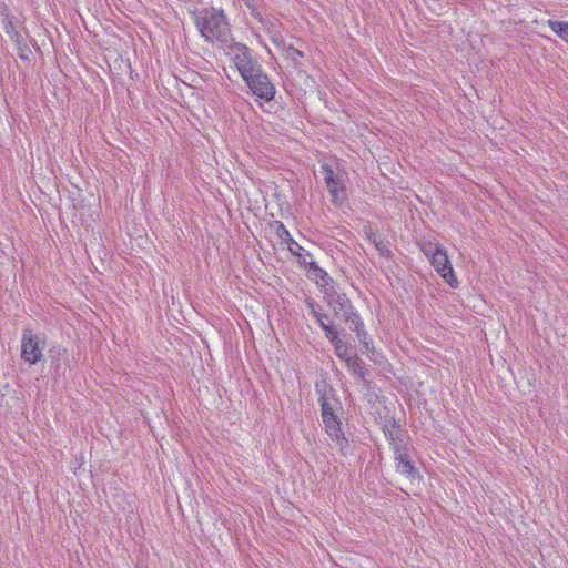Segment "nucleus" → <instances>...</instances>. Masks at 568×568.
Masks as SVG:
<instances>
[{"instance_id": "nucleus-1", "label": "nucleus", "mask_w": 568, "mask_h": 568, "mask_svg": "<svg viewBox=\"0 0 568 568\" xmlns=\"http://www.w3.org/2000/svg\"><path fill=\"white\" fill-rule=\"evenodd\" d=\"M195 21L206 41L227 43L230 40L231 29L223 10L205 8L197 13Z\"/></svg>"}, {"instance_id": "nucleus-2", "label": "nucleus", "mask_w": 568, "mask_h": 568, "mask_svg": "<svg viewBox=\"0 0 568 568\" xmlns=\"http://www.w3.org/2000/svg\"><path fill=\"white\" fill-rule=\"evenodd\" d=\"M423 253L430 261L435 271L452 286L457 287L458 281L448 258L447 251L439 244L430 242L422 246Z\"/></svg>"}, {"instance_id": "nucleus-3", "label": "nucleus", "mask_w": 568, "mask_h": 568, "mask_svg": "<svg viewBox=\"0 0 568 568\" xmlns=\"http://www.w3.org/2000/svg\"><path fill=\"white\" fill-rule=\"evenodd\" d=\"M321 174L332 196V202L342 205L347 200V173L344 170L334 169L332 165L324 163L321 166Z\"/></svg>"}, {"instance_id": "nucleus-4", "label": "nucleus", "mask_w": 568, "mask_h": 568, "mask_svg": "<svg viewBox=\"0 0 568 568\" xmlns=\"http://www.w3.org/2000/svg\"><path fill=\"white\" fill-rule=\"evenodd\" d=\"M336 406V403L332 404L326 398H322V418L326 428V433L328 434L331 439L336 444L339 450L345 454V449L348 446V442L341 429V422L335 412Z\"/></svg>"}, {"instance_id": "nucleus-5", "label": "nucleus", "mask_w": 568, "mask_h": 568, "mask_svg": "<svg viewBox=\"0 0 568 568\" xmlns=\"http://www.w3.org/2000/svg\"><path fill=\"white\" fill-rule=\"evenodd\" d=\"M44 346V341L39 336L32 333L30 328H24L22 332L21 338V358L33 365L39 363L42 357V349Z\"/></svg>"}, {"instance_id": "nucleus-6", "label": "nucleus", "mask_w": 568, "mask_h": 568, "mask_svg": "<svg viewBox=\"0 0 568 568\" xmlns=\"http://www.w3.org/2000/svg\"><path fill=\"white\" fill-rule=\"evenodd\" d=\"M231 54L239 72L241 73L244 81L247 78H252L261 67L258 62L252 58L250 49L241 43H236L231 48Z\"/></svg>"}, {"instance_id": "nucleus-7", "label": "nucleus", "mask_w": 568, "mask_h": 568, "mask_svg": "<svg viewBox=\"0 0 568 568\" xmlns=\"http://www.w3.org/2000/svg\"><path fill=\"white\" fill-rule=\"evenodd\" d=\"M326 298L328 305L338 318L351 323V325H362L361 317L353 312L352 303L345 294H337V292H335L333 296H327Z\"/></svg>"}, {"instance_id": "nucleus-8", "label": "nucleus", "mask_w": 568, "mask_h": 568, "mask_svg": "<svg viewBox=\"0 0 568 568\" xmlns=\"http://www.w3.org/2000/svg\"><path fill=\"white\" fill-rule=\"evenodd\" d=\"M245 82L252 92L261 99L266 101L273 99L275 94V88L270 82L267 75L261 71V69L255 72L252 78H247Z\"/></svg>"}, {"instance_id": "nucleus-9", "label": "nucleus", "mask_w": 568, "mask_h": 568, "mask_svg": "<svg viewBox=\"0 0 568 568\" xmlns=\"http://www.w3.org/2000/svg\"><path fill=\"white\" fill-rule=\"evenodd\" d=\"M394 455L397 471L414 480L418 476V473L413 465L406 448L403 446H396V448H394Z\"/></svg>"}, {"instance_id": "nucleus-10", "label": "nucleus", "mask_w": 568, "mask_h": 568, "mask_svg": "<svg viewBox=\"0 0 568 568\" xmlns=\"http://www.w3.org/2000/svg\"><path fill=\"white\" fill-rule=\"evenodd\" d=\"M286 248L297 258V263L302 266L313 265L312 255L302 245L295 242L288 231H286Z\"/></svg>"}, {"instance_id": "nucleus-11", "label": "nucleus", "mask_w": 568, "mask_h": 568, "mask_svg": "<svg viewBox=\"0 0 568 568\" xmlns=\"http://www.w3.org/2000/svg\"><path fill=\"white\" fill-rule=\"evenodd\" d=\"M316 275L318 276L317 284L323 288L325 296H333L336 292L332 277L321 268H315Z\"/></svg>"}, {"instance_id": "nucleus-12", "label": "nucleus", "mask_w": 568, "mask_h": 568, "mask_svg": "<svg viewBox=\"0 0 568 568\" xmlns=\"http://www.w3.org/2000/svg\"><path fill=\"white\" fill-rule=\"evenodd\" d=\"M384 433L386 438L393 446V449L396 448V446H402L403 432L399 428V426L396 425L395 422L390 425V427H385Z\"/></svg>"}, {"instance_id": "nucleus-13", "label": "nucleus", "mask_w": 568, "mask_h": 568, "mask_svg": "<svg viewBox=\"0 0 568 568\" xmlns=\"http://www.w3.org/2000/svg\"><path fill=\"white\" fill-rule=\"evenodd\" d=\"M345 362L353 374L362 378L365 377L367 371L364 367L363 361L358 356H348L345 358Z\"/></svg>"}, {"instance_id": "nucleus-14", "label": "nucleus", "mask_w": 568, "mask_h": 568, "mask_svg": "<svg viewBox=\"0 0 568 568\" xmlns=\"http://www.w3.org/2000/svg\"><path fill=\"white\" fill-rule=\"evenodd\" d=\"M369 241L374 244L376 251L381 256L389 258L392 256V251L389 248L388 242L377 239L374 233L368 235Z\"/></svg>"}, {"instance_id": "nucleus-15", "label": "nucleus", "mask_w": 568, "mask_h": 568, "mask_svg": "<svg viewBox=\"0 0 568 568\" xmlns=\"http://www.w3.org/2000/svg\"><path fill=\"white\" fill-rule=\"evenodd\" d=\"M548 26L560 39L568 42V22L549 20Z\"/></svg>"}, {"instance_id": "nucleus-16", "label": "nucleus", "mask_w": 568, "mask_h": 568, "mask_svg": "<svg viewBox=\"0 0 568 568\" xmlns=\"http://www.w3.org/2000/svg\"><path fill=\"white\" fill-rule=\"evenodd\" d=\"M13 41L17 44L18 55L20 57V59L29 60L31 50H30L29 45L24 42L23 37L18 31H14V40Z\"/></svg>"}, {"instance_id": "nucleus-17", "label": "nucleus", "mask_w": 568, "mask_h": 568, "mask_svg": "<svg viewBox=\"0 0 568 568\" xmlns=\"http://www.w3.org/2000/svg\"><path fill=\"white\" fill-rule=\"evenodd\" d=\"M351 327L356 332V336L363 348L369 351L371 342L367 332L364 329V324L362 323V325H358V327L357 325H351Z\"/></svg>"}, {"instance_id": "nucleus-18", "label": "nucleus", "mask_w": 568, "mask_h": 568, "mask_svg": "<svg viewBox=\"0 0 568 568\" xmlns=\"http://www.w3.org/2000/svg\"><path fill=\"white\" fill-rule=\"evenodd\" d=\"M286 61L291 60L295 68L298 67V59L303 57V53L296 49H294L292 45L286 47Z\"/></svg>"}, {"instance_id": "nucleus-19", "label": "nucleus", "mask_w": 568, "mask_h": 568, "mask_svg": "<svg viewBox=\"0 0 568 568\" xmlns=\"http://www.w3.org/2000/svg\"><path fill=\"white\" fill-rule=\"evenodd\" d=\"M312 312L314 314V317L316 318V321L318 322L320 326L321 327H324L326 325H328L329 323H332L329 320H328V316L316 311L314 307H312Z\"/></svg>"}, {"instance_id": "nucleus-20", "label": "nucleus", "mask_w": 568, "mask_h": 568, "mask_svg": "<svg viewBox=\"0 0 568 568\" xmlns=\"http://www.w3.org/2000/svg\"><path fill=\"white\" fill-rule=\"evenodd\" d=\"M322 329L325 332V336L331 341V342H335L337 338H338V333L337 331L332 326V324L329 323L328 325L322 327Z\"/></svg>"}, {"instance_id": "nucleus-21", "label": "nucleus", "mask_w": 568, "mask_h": 568, "mask_svg": "<svg viewBox=\"0 0 568 568\" xmlns=\"http://www.w3.org/2000/svg\"><path fill=\"white\" fill-rule=\"evenodd\" d=\"M322 329L325 332V336L331 341V342H335L337 338H338V333L337 331L332 326V324L329 323L328 325L322 327Z\"/></svg>"}, {"instance_id": "nucleus-22", "label": "nucleus", "mask_w": 568, "mask_h": 568, "mask_svg": "<svg viewBox=\"0 0 568 568\" xmlns=\"http://www.w3.org/2000/svg\"><path fill=\"white\" fill-rule=\"evenodd\" d=\"M4 29H6V32L10 36V38L12 40H14V31H18V30H17L16 24L9 19L8 16L4 19Z\"/></svg>"}, {"instance_id": "nucleus-23", "label": "nucleus", "mask_w": 568, "mask_h": 568, "mask_svg": "<svg viewBox=\"0 0 568 568\" xmlns=\"http://www.w3.org/2000/svg\"><path fill=\"white\" fill-rule=\"evenodd\" d=\"M240 4H245L251 11L252 14L256 12V0H237Z\"/></svg>"}, {"instance_id": "nucleus-24", "label": "nucleus", "mask_w": 568, "mask_h": 568, "mask_svg": "<svg viewBox=\"0 0 568 568\" xmlns=\"http://www.w3.org/2000/svg\"><path fill=\"white\" fill-rule=\"evenodd\" d=\"M336 351H337V354H338V356H339L341 358H344V359L346 358V357H344V356H343V355H344V352H341V347H339L338 345H336Z\"/></svg>"}, {"instance_id": "nucleus-25", "label": "nucleus", "mask_w": 568, "mask_h": 568, "mask_svg": "<svg viewBox=\"0 0 568 568\" xmlns=\"http://www.w3.org/2000/svg\"><path fill=\"white\" fill-rule=\"evenodd\" d=\"M283 230L284 231V224L281 223V222H277V233L281 235L280 231Z\"/></svg>"}]
</instances>
